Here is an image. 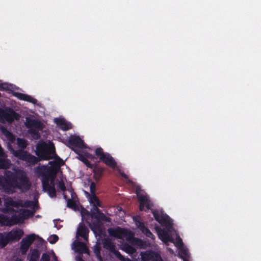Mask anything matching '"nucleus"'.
<instances>
[{
  "label": "nucleus",
  "instance_id": "obj_18",
  "mask_svg": "<svg viewBox=\"0 0 261 261\" xmlns=\"http://www.w3.org/2000/svg\"><path fill=\"white\" fill-rule=\"evenodd\" d=\"M136 225L137 227L142 231V232L144 233L147 237L153 239V235L150 231V230L145 226L143 223L140 221H137Z\"/></svg>",
  "mask_w": 261,
  "mask_h": 261
},
{
  "label": "nucleus",
  "instance_id": "obj_13",
  "mask_svg": "<svg viewBox=\"0 0 261 261\" xmlns=\"http://www.w3.org/2000/svg\"><path fill=\"white\" fill-rule=\"evenodd\" d=\"M72 248L76 252H78L80 253H88V249L86 245L84 243L78 241H75L73 243Z\"/></svg>",
  "mask_w": 261,
  "mask_h": 261
},
{
  "label": "nucleus",
  "instance_id": "obj_34",
  "mask_svg": "<svg viewBox=\"0 0 261 261\" xmlns=\"http://www.w3.org/2000/svg\"><path fill=\"white\" fill-rule=\"evenodd\" d=\"M91 194H95L96 186L94 182H91L90 186Z\"/></svg>",
  "mask_w": 261,
  "mask_h": 261
},
{
  "label": "nucleus",
  "instance_id": "obj_24",
  "mask_svg": "<svg viewBox=\"0 0 261 261\" xmlns=\"http://www.w3.org/2000/svg\"><path fill=\"white\" fill-rule=\"evenodd\" d=\"M70 142L80 147H83L84 145L83 141L79 137L73 136L71 137L70 139Z\"/></svg>",
  "mask_w": 261,
  "mask_h": 261
},
{
  "label": "nucleus",
  "instance_id": "obj_29",
  "mask_svg": "<svg viewBox=\"0 0 261 261\" xmlns=\"http://www.w3.org/2000/svg\"><path fill=\"white\" fill-rule=\"evenodd\" d=\"M17 142L19 147L21 149L25 148L27 145V141L23 139L18 138Z\"/></svg>",
  "mask_w": 261,
  "mask_h": 261
},
{
  "label": "nucleus",
  "instance_id": "obj_41",
  "mask_svg": "<svg viewBox=\"0 0 261 261\" xmlns=\"http://www.w3.org/2000/svg\"><path fill=\"white\" fill-rule=\"evenodd\" d=\"M68 193H69L70 194H71V198H72V195L71 192L70 191H68Z\"/></svg>",
  "mask_w": 261,
  "mask_h": 261
},
{
  "label": "nucleus",
  "instance_id": "obj_7",
  "mask_svg": "<svg viewBox=\"0 0 261 261\" xmlns=\"http://www.w3.org/2000/svg\"><path fill=\"white\" fill-rule=\"evenodd\" d=\"M153 216L155 220L161 225L165 226L166 228L171 231L172 223L169 217L162 211L154 210L152 211Z\"/></svg>",
  "mask_w": 261,
  "mask_h": 261
},
{
  "label": "nucleus",
  "instance_id": "obj_40",
  "mask_svg": "<svg viewBox=\"0 0 261 261\" xmlns=\"http://www.w3.org/2000/svg\"><path fill=\"white\" fill-rule=\"evenodd\" d=\"M15 261H21V260L20 259H17Z\"/></svg>",
  "mask_w": 261,
  "mask_h": 261
},
{
  "label": "nucleus",
  "instance_id": "obj_31",
  "mask_svg": "<svg viewBox=\"0 0 261 261\" xmlns=\"http://www.w3.org/2000/svg\"><path fill=\"white\" fill-rule=\"evenodd\" d=\"M114 253H115L117 257L121 261H132L129 258H126L123 257L119 252L117 251H114Z\"/></svg>",
  "mask_w": 261,
  "mask_h": 261
},
{
  "label": "nucleus",
  "instance_id": "obj_8",
  "mask_svg": "<svg viewBox=\"0 0 261 261\" xmlns=\"http://www.w3.org/2000/svg\"><path fill=\"white\" fill-rule=\"evenodd\" d=\"M19 115L10 109H0V121L11 123L14 120H18Z\"/></svg>",
  "mask_w": 261,
  "mask_h": 261
},
{
  "label": "nucleus",
  "instance_id": "obj_25",
  "mask_svg": "<svg viewBox=\"0 0 261 261\" xmlns=\"http://www.w3.org/2000/svg\"><path fill=\"white\" fill-rule=\"evenodd\" d=\"M2 131L3 135L8 141L10 142H13L15 140V138L11 133L4 128H2Z\"/></svg>",
  "mask_w": 261,
  "mask_h": 261
},
{
  "label": "nucleus",
  "instance_id": "obj_3",
  "mask_svg": "<svg viewBox=\"0 0 261 261\" xmlns=\"http://www.w3.org/2000/svg\"><path fill=\"white\" fill-rule=\"evenodd\" d=\"M5 176L3 187L6 193H12L15 188H18L22 191H26L30 187L31 184L25 174L18 168H13V172L6 171Z\"/></svg>",
  "mask_w": 261,
  "mask_h": 261
},
{
  "label": "nucleus",
  "instance_id": "obj_20",
  "mask_svg": "<svg viewBox=\"0 0 261 261\" xmlns=\"http://www.w3.org/2000/svg\"><path fill=\"white\" fill-rule=\"evenodd\" d=\"M86 194L88 197L89 201L91 204H92L93 206L98 205L99 207L101 206L98 197L95 195V194H90L87 192Z\"/></svg>",
  "mask_w": 261,
  "mask_h": 261
},
{
  "label": "nucleus",
  "instance_id": "obj_37",
  "mask_svg": "<svg viewBox=\"0 0 261 261\" xmlns=\"http://www.w3.org/2000/svg\"><path fill=\"white\" fill-rule=\"evenodd\" d=\"M50 258L48 255L43 254L42 256L41 261H49Z\"/></svg>",
  "mask_w": 261,
  "mask_h": 261
},
{
  "label": "nucleus",
  "instance_id": "obj_17",
  "mask_svg": "<svg viewBox=\"0 0 261 261\" xmlns=\"http://www.w3.org/2000/svg\"><path fill=\"white\" fill-rule=\"evenodd\" d=\"M88 228L83 224H81L79 226L77 232H76V237L78 238L79 236L82 237L84 238V240H88Z\"/></svg>",
  "mask_w": 261,
  "mask_h": 261
},
{
  "label": "nucleus",
  "instance_id": "obj_36",
  "mask_svg": "<svg viewBox=\"0 0 261 261\" xmlns=\"http://www.w3.org/2000/svg\"><path fill=\"white\" fill-rule=\"evenodd\" d=\"M100 175H101V171H96V170H94V177L96 180H98L99 179Z\"/></svg>",
  "mask_w": 261,
  "mask_h": 261
},
{
  "label": "nucleus",
  "instance_id": "obj_32",
  "mask_svg": "<svg viewBox=\"0 0 261 261\" xmlns=\"http://www.w3.org/2000/svg\"><path fill=\"white\" fill-rule=\"evenodd\" d=\"M58 237L56 235H53L50 236L48 239L49 242L51 244L55 243L58 241Z\"/></svg>",
  "mask_w": 261,
  "mask_h": 261
},
{
  "label": "nucleus",
  "instance_id": "obj_2",
  "mask_svg": "<svg viewBox=\"0 0 261 261\" xmlns=\"http://www.w3.org/2000/svg\"><path fill=\"white\" fill-rule=\"evenodd\" d=\"M36 204L32 201L14 200L11 197H7L4 200V207L2 212L8 213L11 217L0 214V224L2 226H12L18 223H22L23 220L33 215L31 211L19 208V207H30L34 208Z\"/></svg>",
  "mask_w": 261,
  "mask_h": 261
},
{
  "label": "nucleus",
  "instance_id": "obj_42",
  "mask_svg": "<svg viewBox=\"0 0 261 261\" xmlns=\"http://www.w3.org/2000/svg\"><path fill=\"white\" fill-rule=\"evenodd\" d=\"M30 261H35V260H31Z\"/></svg>",
  "mask_w": 261,
  "mask_h": 261
},
{
  "label": "nucleus",
  "instance_id": "obj_30",
  "mask_svg": "<svg viewBox=\"0 0 261 261\" xmlns=\"http://www.w3.org/2000/svg\"><path fill=\"white\" fill-rule=\"evenodd\" d=\"M95 153L96 155L99 156L100 160L103 158L106 154L103 152L102 149L101 148H98L96 149Z\"/></svg>",
  "mask_w": 261,
  "mask_h": 261
},
{
  "label": "nucleus",
  "instance_id": "obj_15",
  "mask_svg": "<svg viewBox=\"0 0 261 261\" xmlns=\"http://www.w3.org/2000/svg\"><path fill=\"white\" fill-rule=\"evenodd\" d=\"M159 237L165 243L167 244L168 242H172V239L169 233L165 230L156 228Z\"/></svg>",
  "mask_w": 261,
  "mask_h": 261
},
{
  "label": "nucleus",
  "instance_id": "obj_26",
  "mask_svg": "<svg viewBox=\"0 0 261 261\" xmlns=\"http://www.w3.org/2000/svg\"><path fill=\"white\" fill-rule=\"evenodd\" d=\"M103 245L105 248L111 251L114 249L115 246L114 244L108 239H106L103 241Z\"/></svg>",
  "mask_w": 261,
  "mask_h": 261
},
{
  "label": "nucleus",
  "instance_id": "obj_21",
  "mask_svg": "<svg viewBox=\"0 0 261 261\" xmlns=\"http://www.w3.org/2000/svg\"><path fill=\"white\" fill-rule=\"evenodd\" d=\"M100 160L102 161L106 164L111 167H114L115 165V162L113 158L108 154H106L103 158L101 159Z\"/></svg>",
  "mask_w": 261,
  "mask_h": 261
},
{
  "label": "nucleus",
  "instance_id": "obj_14",
  "mask_svg": "<svg viewBox=\"0 0 261 261\" xmlns=\"http://www.w3.org/2000/svg\"><path fill=\"white\" fill-rule=\"evenodd\" d=\"M137 196L140 202V210L143 211L144 207L145 206L147 208H150L152 205L150 203V201L148 197L146 195H143L140 193H137Z\"/></svg>",
  "mask_w": 261,
  "mask_h": 261
},
{
  "label": "nucleus",
  "instance_id": "obj_22",
  "mask_svg": "<svg viewBox=\"0 0 261 261\" xmlns=\"http://www.w3.org/2000/svg\"><path fill=\"white\" fill-rule=\"evenodd\" d=\"M9 242L6 232L0 233V247L3 248Z\"/></svg>",
  "mask_w": 261,
  "mask_h": 261
},
{
  "label": "nucleus",
  "instance_id": "obj_12",
  "mask_svg": "<svg viewBox=\"0 0 261 261\" xmlns=\"http://www.w3.org/2000/svg\"><path fill=\"white\" fill-rule=\"evenodd\" d=\"M7 237L10 241H18L23 234V231L19 228L12 229L11 231L6 233Z\"/></svg>",
  "mask_w": 261,
  "mask_h": 261
},
{
  "label": "nucleus",
  "instance_id": "obj_9",
  "mask_svg": "<svg viewBox=\"0 0 261 261\" xmlns=\"http://www.w3.org/2000/svg\"><path fill=\"white\" fill-rule=\"evenodd\" d=\"M172 242L174 243L178 248L179 255L183 259V261H189L188 259V258L189 256L188 251L187 248L184 246L182 240L180 238V237L177 236L176 238L175 242H174L173 240Z\"/></svg>",
  "mask_w": 261,
  "mask_h": 261
},
{
  "label": "nucleus",
  "instance_id": "obj_35",
  "mask_svg": "<svg viewBox=\"0 0 261 261\" xmlns=\"http://www.w3.org/2000/svg\"><path fill=\"white\" fill-rule=\"evenodd\" d=\"M95 249H94V253L95 254H96V256L98 257V258L101 260V256L100 255V251H99V249L98 248V247L97 246H95Z\"/></svg>",
  "mask_w": 261,
  "mask_h": 261
},
{
  "label": "nucleus",
  "instance_id": "obj_28",
  "mask_svg": "<svg viewBox=\"0 0 261 261\" xmlns=\"http://www.w3.org/2000/svg\"><path fill=\"white\" fill-rule=\"evenodd\" d=\"M64 198L67 200V206L73 208L75 207V203L74 201L69 197H68L66 193H63Z\"/></svg>",
  "mask_w": 261,
  "mask_h": 261
},
{
  "label": "nucleus",
  "instance_id": "obj_4",
  "mask_svg": "<svg viewBox=\"0 0 261 261\" xmlns=\"http://www.w3.org/2000/svg\"><path fill=\"white\" fill-rule=\"evenodd\" d=\"M98 205L93 206V208L91 210V216L92 218H94L97 220L96 222H94L93 224L90 225L91 229L94 232L98 231L100 227V221H104L106 222H110L111 219L106 217L104 214L101 213L98 208Z\"/></svg>",
  "mask_w": 261,
  "mask_h": 261
},
{
  "label": "nucleus",
  "instance_id": "obj_10",
  "mask_svg": "<svg viewBox=\"0 0 261 261\" xmlns=\"http://www.w3.org/2000/svg\"><path fill=\"white\" fill-rule=\"evenodd\" d=\"M140 255L142 261H163L160 255L153 251L141 252Z\"/></svg>",
  "mask_w": 261,
  "mask_h": 261
},
{
  "label": "nucleus",
  "instance_id": "obj_11",
  "mask_svg": "<svg viewBox=\"0 0 261 261\" xmlns=\"http://www.w3.org/2000/svg\"><path fill=\"white\" fill-rule=\"evenodd\" d=\"M35 234H30L23 238L21 242L20 250L22 254L26 253L29 247L35 239Z\"/></svg>",
  "mask_w": 261,
  "mask_h": 261
},
{
  "label": "nucleus",
  "instance_id": "obj_39",
  "mask_svg": "<svg viewBox=\"0 0 261 261\" xmlns=\"http://www.w3.org/2000/svg\"><path fill=\"white\" fill-rule=\"evenodd\" d=\"M120 174H121V175L123 177H124V178H127V177L126 175H125L124 173H121Z\"/></svg>",
  "mask_w": 261,
  "mask_h": 261
},
{
  "label": "nucleus",
  "instance_id": "obj_38",
  "mask_svg": "<svg viewBox=\"0 0 261 261\" xmlns=\"http://www.w3.org/2000/svg\"><path fill=\"white\" fill-rule=\"evenodd\" d=\"M75 259H76V261H84L82 259V255H79L78 256H76V257H75Z\"/></svg>",
  "mask_w": 261,
  "mask_h": 261
},
{
  "label": "nucleus",
  "instance_id": "obj_16",
  "mask_svg": "<svg viewBox=\"0 0 261 261\" xmlns=\"http://www.w3.org/2000/svg\"><path fill=\"white\" fill-rule=\"evenodd\" d=\"M13 95L20 100L29 101L33 103H36L37 102V100L36 99L32 97L30 95L25 94L18 92H14L13 93Z\"/></svg>",
  "mask_w": 261,
  "mask_h": 261
},
{
  "label": "nucleus",
  "instance_id": "obj_27",
  "mask_svg": "<svg viewBox=\"0 0 261 261\" xmlns=\"http://www.w3.org/2000/svg\"><path fill=\"white\" fill-rule=\"evenodd\" d=\"M123 250L128 254H132L136 252V249L128 244H125L123 245Z\"/></svg>",
  "mask_w": 261,
  "mask_h": 261
},
{
  "label": "nucleus",
  "instance_id": "obj_23",
  "mask_svg": "<svg viewBox=\"0 0 261 261\" xmlns=\"http://www.w3.org/2000/svg\"><path fill=\"white\" fill-rule=\"evenodd\" d=\"M129 242L133 244L139 246L141 248H144L146 247V243L143 242L141 240L135 238L133 236V239Z\"/></svg>",
  "mask_w": 261,
  "mask_h": 261
},
{
  "label": "nucleus",
  "instance_id": "obj_33",
  "mask_svg": "<svg viewBox=\"0 0 261 261\" xmlns=\"http://www.w3.org/2000/svg\"><path fill=\"white\" fill-rule=\"evenodd\" d=\"M57 186L63 191H65L66 190V187L63 181H59Z\"/></svg>",
  "mask_w": 261,
  "mask_h": 261
},
{
  "label": "nucleus",
  "instance_id": "obj_19",
  "mask_svg": "<svg viewBox=\"0 0 261 261\" xmlns=\"http://www.w3.org/2000/svg\"><path fill=\"white\" fill-rule=\"evenodd\" d=\"M54 122L63 130H67L71 128L70 124L68 123L64 119L55 118Z\"/></svg>",
  "mask_w": 261,
  "mask_h": 261
},
{
  "label": "nucleus",
  "instance_id": "obj_1",
  "mask_svg": "<svg viewBox=\"0 0 261 261\" xmlns=\"http://www.w3.org/2000/svg\"><path fill=\"white\" fill-rule=\"evenodd\" d=\"M8 147L15 156L31 164H34L40 160L55 159V161L49 162L50 166H38L34 168L35 174L41 178L44 190L48 192L50 196H55L54 180L60 166L64 164V162L59 157H56L54 144L50 142L37 144L36 152L38 158L21 150H14L9 143Z\"/></svg>",
  "mask_w": 261,
  "mask_h": 261
},
{
  "label": "nucleus",
  "instance_id": "obj_6",
  "mask_svg": "<svg viewBox=\"0 0 261 261\" xmlns=\"http://www.w3.org/2000/svg\"><path fill=\"white\" fill-rule=\"evenodd\" d=\"M109 234L116 238L130 241L133 239V233L124 228L117 227L116 228H109L108 230Z\"/></svg>",
  "mask_w": 261,
  "mask_h": 261
},
{
  "label": "nucleus",
  "instance_id": "obj_5",
  "mask_svg": "<svg viewBox=\"0 0 261 261\" xmlns=\"http://www.w3.org/2000/svg\"><path fill=\"white\" fill-rule=\"evenodd\" d=\"M25 124L29 128V133L32 135L33 138L38 139L40 137L38 129L42 128L41 123L34 119L26 118Z\"/></svg>",
  "mask_w": 261,
  "mask_h": 261
}]
</instances>
